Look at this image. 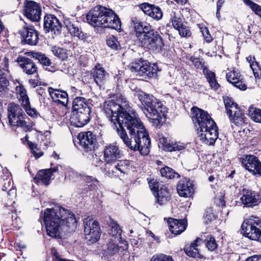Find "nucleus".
<instances>
[{"mask_svg":"<svg viewBox=\"0 0 261 261\" xmlns=\"http://www.w3.org/2000/svg\"><path fill=\"white\" fill-rule=\"evenodd\" d=\"M103 109L124 144L143 155L148 154L151 145L149 135L126 98L121 94L114 95L105 100Z\"/></svg>","mask_w":261,"mask_h":261,"instance_id":"f257e3e1","label":"nucleus"},{"mask_svg":"<svg viewBox=\"0 0 261 261\" xmlns=\"http://www.w3.org/2000/svg\"><path fill=\"white\" fill-rule=\"evenodd\" d=\"M43 221L47 234L55 238L74 231L77 226L74 214L62 207L47 208L44 213Z\"/></svg>","mask_w":261,"mask_h":261,"instance_id":"f03ea898","label":"nucleus"},{"mask_svg":"<svg viewBox=\"0 0 261 261\" xmlns=\"http://www.w3.org/2000/svg\"><path fill=\"white\" fill-rule=\"evenodd\" d=\"M192 120L200 140L207 145L213 144L218 137V127L207 112L192 108Z\"/></svg>","mask_w":261,"mask_h":261,"instance_id":"7ed1b4c3","label":"nucleus"},{"mask_svg":"<svg viewBox=\"0 0 261 261\" xmlns=\"http://www.w3.org/2000/svg\"><path fill=\"white\" fill-rule=\"evenodd\" d=\"M131 21L142 47L152 51L161 50L164 45L162 38L156 31L152 29L149 24L142 22L136 17H132Z\"/></svg>","mask_w":261,"mask_h":261,"instance_id":"20e7f679","label":"nucleus"},{"mask_svg":"<svg viewBox=\"0 0 261 261\" xmlns=\"http://www.w3.org/2000/svg\"><path fill=\"white\" fill-rule=\"evenodd\" d=\"M136 95L141 103L140 108L148 118L152 120L153 125L157 127L163 123L166 108L152 95L143 91L137 92Z\"/></svg>","mask_w":261,"mask_h":261,"instance_id":"39448f33","label":"nucleus"},{"mask_svg":"<svg viewBox=\"0 0 261 261\" xmlns=\"http://www.w3.org/2000/svg\"><path fill=\"white\" fill-rule=\"evenodd\" d=\"M88 22L94 27L107 28L120 30L121 21L111 9L97 6L92 8L86 16Z\"/></svg>","mask_w":261,"mask_h":261,"instance_id":"423d86ee","label":"nucleus"},{"mask_svg":"<svg viewBox=\"0 0 261 261\" xmlns=\"http://www.w3.org/2000/svg\"><path fill=\"white\" fill-rule=\"evenodd\" d=\"M8 111L10 125L20 127L25 132L31 131L33 123L22 112L19 105L11 103L8 106Z\"/></svg>","mask_w":261,"mask_h":261,"instance_id":"0eeeda50","label":"nucleus"},{"mask_svg":"<svg viewBox=\"0 0 261 261\" xmlns=\"http://www.w3.org/2000/svg\"><path fill=\"white\" fill-rule=\"evenodd\" d=\"M241 232L245 237L261 243V219L252 216L244 220Z\"/></svg>","mask_w":261,"mask_h":261,"instance_id":"6e6552de","label":"nucleus"},{"mask_svg":"<svg viewBox=\"0 0 261 261\" xmlns=\"http://www.w3.org/2000/svg\"><path fill=\"white\" fill-rule=\"evenodd\" d=\"M224 103L227 115L231 123L237 126H243L247 124V118L232 99L226 96L224 98Z\"/></svg>","mask_w":261,"mask_h":261,"instance_id":"1a4fd4ad","label":"nucleus"},{"mask_svg":"<svg viewBox=\"0 0 261 261\" xmlns=\"http://www.w3.org/2000/svg\"><path fill=\"white\" fill-rule=\"evenodd\" d=\"M85 239L89 244L98 241L100 237L101 230L99 223L93 218L88 217L84 220Z\"/></svg>","mask_w":261,"mask_h":261,"instance_id":"9d476101","label":"nucleus"},{"mask_svg":"<svg viewBox=\"0 0 261 261\" xmlns=\"http://www.w3.org/2000/svg\"><path fill=\"white\" fill-rule=\"evenodd\" d=\"M103 154L104 160L107 164H111L117 160L119 161V162L116 166V168L121 172H123L122 166L124 161L119 160L123 154L116 144L113 143L106 145L103 149Z\"/></svg>","mask_w":261,"mask_h":261,"instance_id":"9b49d317","label":"nucleus"},{"mask_svg":"<svg viewBox=\"0 0 261 261\" xmlns=\"http://www.w3.org/2000/svg\"><path fill=\"white\" fill-rule=\"evenodd\" d=\"M130 69L137 75L151 77L156 76L158 67L155 64H152L147 61L140 60L132 63Z\"/></svg>","mask_w":261,"mask_h":261,"instance_id":"f8f14e48","label":"nucleus"},{"mask_svg":"<svg viewBox=\"0 0 261 261\" xmlns=\"http://www.w3.org/2000/svg\"><path fill=\"white\" fill-rule=\"evenodd\" d=\"M241 159L242 164L246 170L256 177L261 178V162L257 157L246 155Z\"/></svg>","mask_w":261,"mask_h":261,"instance_id":"ddd939ff","label":"nucleus"},{"mask_svg":"<svg viewBox=\"0 0 261 261\" xmlns=\"http://www.w3.org/2000/svg\"><path fill=\"white\" fill-rule=\"evenodd\" d=\"M128 249V243L124 240H111L107 244V248L105 250L107 255L110 256L119 254L124 255Z\"/></svg>","mask_w":261,"mask_h":261,"instance_id":"4468645a","label":"nucleus"},{"mask_svg":"<svg viewBox=\"0 0 261 261\" xmlns=\"http://www.w3.org/2000/svg\"><path fill=\"white\" fill-rule=\"evenodd\" d=\"M23 11L24 15L30 20L38 21L40 19L42 10L40 5L37 3L27 1Z\"/></svg>","mask_w":261,"mask_h":261,"instance_id":"2eb2a0df","label":"nucleus"},{"mask_svg":"<svg viewBox=\"0 0 261 261\" xmlns=\"http://www.w3.org/2000/svg\"><path fill=\"white\" fill-rule=\"evenodd\" d=\"M80 146L86 151L94 150L97 143L96 135L89 131L79 133L78 137Z\"/></svg>","mask_w":261,"mask_h":261,"instance_id":"dca6fc26","label":"nucleus"},{"mask_svg":"<svg viewBox=\"0 0 261 261\" xmlns=\"http://www.w3.org/2000/svg\"><path fill=\"white\" fill-rule=\"evenodd\" d=\"M19 32L26 43L34 45L38 42V33L34 26L25 23Z\"/></svg>","mask_w":261,"mask_h":261,"instance_id":"f3484780","label":"nucleus"},{"mask_svg":"<svg viewBox=\"0 0 261 261\" xmlns=\"http://www.w3.org/2000/svg\"><path fill=\"white\" fill-rule=\"evenodd\" d=\"M242 193L243 195L241 200L245 206L252 207L257 205L260 202V196L255 191L243 189Z\"/></svg>","mask_w":261,"mask_h":261,"instance_id":"a211bd4d","label":"nucleus"},{"mask_svg":"<svg viewBox=\"0 0 261 261\" xmlns=\"http://www.w3.org/2000/svg\"><path fill=\"white\" fill-rule=\"evenodd\" d=\"M90 109H85L83 111L73 112L71 114L70 122L72 125L77 127H83L90 121Z\"/></svg>","mask_w":261,"mask_h":261,"instance_id":"6ab92c4d","label":"nucleus"},{"mask_svg":"<svg viewBox=\"0 0 261 261\" xmlns=\"http://www.w3.org/2000/svg\"><path fill=\"white\" fill-rule=\"evenodd\" d=\"M44 28L46 32L58 34L61 29V24L54 15H47L44 18Z\"/></svg>","mask_w":261,"mask_h":261,"instance_id":"aec40b11","label":"nucleus"},{"mask_svg":"<svg viewBox=\"0 0 261 261\" xmlns=\"http://www.w3.org/2000/svg\"><path fill=\"white\" fill-rule=\"evenodd\" d=\"M48 91L53 102L57 105L65 107L68 102V94L66 92L51 87L48 88Z\"/></svg>","mask_w":261,"mask_h":261,"instance_id":"412c9836","label":"nucleus"},{"mask_svg":"<svg viewBox=\"0 0 261 261\" xmlns=\"http://www.w3.org/2000/svg\"><path fill=\"white\" fill-rule=\"evenodd\" d=\"M176 190L180 197H190L194 193L195 186L191 180H179Z\"/></svg>","mask_w":261,"mask_h":261,"instance_id":"4be33fe9","label":"nucleus"},{"mask_svg":"<svg viewBox=\"0 0 261 261\" xmlns=\"http://www.w3.org/2000/svg\"><path fill=\"white\" fill-rule=\"evenodd\" d=\"M140 8L146 15L155 20H160L163 17V11L159 6L148 3H144L140 5Z\"/></svg>","mask_w":261,"mask_h":261,"instance_id":"5701e85b","label":"nucleus"},{"mask_svg":"<svg viewBox=\"0 0 261 261\" xmlns=\"http://www.w3.org/2000/svg\"><path fill=\"white\" fill-rule=\"evenodd\" d=\"M91 74L94 82L99 88L105 85L109 77V73L99 64L95 66Z\"/></svg>","mask_w":261,"mask_h":261,"instance_id":"b1692460","label":"nucleus"},{"mask_svg":"<svg viewBox=\"0 0 261 261\" xmlns=\"http://www.w3.org/2000/svg\"><path fill=\"white\" fill-rule=\"evenodd\" d=\"M169 228L171 232L178 235L184 232L187 226V222L183 219L169 218L168 220Z\"/></svg>","mask_w":261,"mask_h":261,"instance_id":"393cba45","label":"nucleus"},{"mask_svg":"<svg viewBox=\"0 0 261 261\" xmlns=\"http://www.w3.org/2000/svg\"><path fill=\"white\" fill-rule=\"evenodd\" d=\"M18 62L26 74L31 75L37 72V67L32 60L26 57H19Z\"/></svg>","mask_w":261,"mask_h":261,"instance_id":"a878e982","label":"nucleus"},{"mask_svg":"<svg viewBox=\"0 0 261 261\" xmlns=\"http://www.w3.org/2000/svg\"><path fill=\"white\" fill-rule=\"evenodd\" d=\"M153 196L155 197V202L160 205L166 204L170 200V195L169 189L167 186H163L161 188L160 191L154 193Z\"/></svg>","mask_w":261,"mask_h":261,"instance_id":"bb28decb","label":"nucleus"},{"mask_svg":"<svg viewBox=\"0 0 261 261\" xmlns=\"http://www.w3.org/2000/svg\"><path fill=\"white\" fill-rule=\"evenodd\" d=\"M160 142L162 144L163 149L167 151H179L185 148L184 143L179 142L168 143L165 138L160 139Z\"/></svg>","mask_w":261,"mask_h":261,"instance_id":"cd10ccee","label":"nucleus"},{"mask_svg":"<svg viewBox=\"0 0 261 261\" xmlns=\"http://www.w3.org/2000/svg\"><path fill=\"white\" fill-rule=\"evenodd\" d=\"M85 109H90L87 103V100L82 97H76L72 101V112H79Z\"/></svg>","mask_w":261,"mask_h":261,"instance_id":"c85d7f7f","label":"nucleus"},{"mask_svg":"<svg viewBox=\"0 0 261 261\" xmlns=\"http://www.w3.org/2000/svg\"><path fill=\"white\" fill-rule=\"evenodd\" d=\"M109 226L110 227L109 234L113 238H114L115 240H122L121 238L122 230L117 221L112 218H110Z\"/></svg>","mask_w":261,"mask_h":261,"instance_id":"c756f323","label":"nucleus"},{"mask_svg":"<svg viewBox=\"0 0 261 261\" xmlns=\"http://www.w3.org/2000/svg\"><path fill=\"white\" fill-rule=\"evenodd\" d=\"M64 23L71 35L77 37L79 38L82 37L83 35H82L81 30L79 28L76 24L74 23V22L70 20V19L65 18L64 21Z\"/></svg>","mask_w":261,"mask_h":261,"instance_id":"7c9ffc66","label":"nucleus"},{"mask_svg":"<svg viewBox=\"0 0 261 261\" xmlns=\"http://www.w3.org/2000/svg\"><path fill=\"white\" fill-rule=\"evenodd\" d=\"M203 72L205 75L206 79L207 81L208 82L210 87L212 89L217 90L220 86L216 80L215 73L208 70L205 67L203 68Z\"/></svg>","mask_w":261,"mask_h":261,"instance_id":"2f4dec72","label":"nucleus"},{"mask_svg":"<svg viewBox=\"0 0 261 261\" xmlns=\"http://www.w3.org/2000/svg\"><path fill=\"white\" fill-rule=\"evenodd\" d=\"M58 171V167L39 170L34 179H50L54 173Z\"/></svg>","mask_w":261,"mask_h":261,"instance_id":"473e14b6","label":"nucleus"},{"mask_svg":"<svg viewBox=\"0 0 261 261\" xmlns=\"http://www.w3.org/2000/svg\"><path fill=\"white\" fill-rule=\"evenodd\" d=\"M16 93L19 101L22 106L30 102L27 91L23 86H17L15 88Z\"/></svg>","mask_w":261,"mask_h":261,"instance_id":"72a5a7b5","label":"nucleus"},{"mask_svg":"<svg viewBox=\"0 0 261 261\" xmlns=\"http://www.w3.org/2000/svg\"><path fill=\"white\" fill-rule=\"evenodd\" d=\"M160 173L162 177H164L168 179H172L174 178H178L180 177V175L176 172L171 168L165 166L160 169Z\"/></svg>","mask_w":261,"mask_h":261,"instance_id":"f704fd0d","label":"nucleus"},{"mask_svg":"<svg viewBox=\"0 0 261 261\" xmlns=\"http://www.w3.org/2000/svg\"><path fill=\"white\" fill-rule=\"evenodd\" d=\"M170 20L172 22L173 28L176 30L180 28L184 25L182 22V19L180 17V15L176 13L175 11L172 10L170 13Z\"/></svg>","mask_w":261,"mask_h":261,"instance_id":"c9c22d12","label":"nucleus"},{"mask_svg":"<svg viewBox=\"0 0 261 261\" xmlns=\"http://www.w3.org/2000/svg\"><path fill=\"white\" fill-rule=\"evenodd\" d=\"M184 251L186 254L189 257L193 258H202V255L199 252V249L193 247L192 245L188 246H186L184 248Z\"/></svg>","mask_w":261,"mask_h":261,"instance_id":"e433bc0d","label":"nucleus"},{"mask_svg":"<svg viewBox=\"0 0 261 261\" xmlns=\"http://www.w3.org/2000/svg\"><path fill=\"white\" fill-rule=\"evenodd\" d=\"M249 115L251 119L256 122L261 123V110L254 107H250Z\"/></svg>","mask_w":261,"mask_h":261,"instance_id":"4c0bfd02","label":"nucleus"},{"mask_svg":"<svg viewBox=\"0 0 261 261\" xmlns=\"http://www.w3.org/2000/svg\"><path fill=\"white\" fill-rule=\"evenodd\" d=\"M32 56L34 59L38 60L43 65L48 66L51 65V63L49 59L44 54L40 53H32Z\"/></svg>","mask_w":261,"mask_h":261,"instance_id":"58836bf2","label":"nucleus"},{"mask_svg":"<svg viewBox=\"0 0 261 261\" xmlns=\"http://www.w3.org/2000/svg\"><path fill=\"white\" fill-rule=\"evenodd\" d=\"M246 60L249 63L250 67L252 69L254 76L255 77L258 76V71L260 70V68L258 63L255 61V57L250 56L246 58Z\"/></svg>","mask_w":261,"mask_h":261,"instance_id":"ea45409f","label":"nucleus"},{"mask_svg":"<svg viewBox=\"0 0 261 261\" xmlns=\"http://www.w3.org/2000/svg\"><path fill=\"white\" fill-rule=\"evenodd\" d=\"M204 243L206 248L211 251L215 250L218 247L215 239L212 236H208L206 237L204 240Z\"/></svg>","mask_w":261,"mask_h":261,"instance_id":"a19ab883","label":"nucleus"},{"mask_svg":"<svg viewBox=\"0 0 261 261\" xmlns=\"http://www.w3.org/2000/svg\"><path fill=\"white\" fill-rule=\"evenodd\" d=\"M148 185L153 195H154V193H155V191L156 192H159L162 187L166 186L165 185L163 184V181L162 180L160 181L158 180H148Z\"/></svg>","mask_w":261,"mask_h":261,"instance_id":"79ce46f5","label":"nucleus"},{"mask_svg":"<svg viewBox=\"0 0 261 261\" xmlns=\"http://www.w3.org/2000/svg\"><path fill=\"white\" fill-rule=\"evenodd\" d=\"M107 45L112 49L118 50L120 48V44L117 39L114 36L109 37L106 40Z\"/></svg>","mask_w":261,"mask_h":261,"instance_id":"37998d69","label":"nucleus"},{"mask_svg":"<svg viewBox=\"0 0 261 261\" xmlns=\"http://www.w3.org/2000/svg\"><path fill=\"white\" fill-rule=\"evenodd\" d=\"M243 2L248 6L252 10L261 18V6L252 2L251 0H242Z\"/></svg>","mask_w":261,"mask_h":261,"instance_id":"c03bdc74","label":"nucleus"},{"mask_svg":"<svg viewBox=\"0 0 261 261\" xmlns=\"http://www.w3.org/2000/svg\"><path fill=\"white\" fill-rule=\"evenodd\" d=\"M241 75L239 72L236 71L232 70L226 74V79L228 82L233 84L237 83L238 80L240 79Z\"/></svg>","mask_w":261,"mask_h":261,"instance_id":"a18cd8bd","label":"nucleus"},{"mask_svg":"<svg viewBox=\"0 0 261 261\" xmlns=\"http://www.w3.org/2000/svg\"><path fill=\"white\" fill-rule=\"evenodd\" d=\"M149 261H173L172 257L164 254H155Z\"/></svg>","mask_w":261,"mask_h":261,"instance_id":"49530a36","label":"nucleus"},{"mask_svg":"<svg viewBox=\"0 0 261 261\" xmlns=\"http://www.w3.org/2000/svg\"><path fill=\"white\" fill-rule=\"evenodd\" d=\"M215 219V216L212 212L211 208H208L206 210L204 216L203 221L205 224L210 223L213 220Z\"/></svg>","mask_w":261,"mask_h":261,"instance_id":"de8ad7c7","label":"nucleus"},{"mask_svg":"<svg viewBox=\"0 0 261 261\" xmlns=\"http://www.w3.org/2000/svg\"><path fill=\"white\" fill-rule=\"evenodd\" d=\"M24 109L27 113L32 117H36L37 116L38 113L34 108H32L30 106V103L22 106Z\"/></svg>","mask_w":261,"mask_h":261,"instance_id":"09e8293b","label":"nucleus"},{"mask_svg":"<svg viewBox=\"0 0 261 261\" xmlns=\"http://www.w3.org/2000/svg\"><path fill=\"white\" fill-rule=\"evenodd\" d=\"M190 61L192 62L194 66L197 68H202L203 67L204 62L202 59L196 58L195 57L192 56L190 58Z\"/></svg>","mask_w":261,"mask_h":261,"instance_id":"8fccbe9b","label":"nucleus"},{"mask_svg":"<svg viewBox=\"0 0 261 261\" xmlns=\"http://www.w3.org/2000/svg\"><path fill=\"white\" fill-rule=\"evenodd\" d=\"M176 30L178 31L179 34L181 37H189L190 36L191 34L188 27L185 25L182 26L180 28Z\"/></svg>","mask_w":261,"mask_h":261,"instance_id":"3c124183","label":"nucleus"},{"mask_svg":"<svg viewBox=\"0 0 261 261\" xmlns=\"http://www.w3.org/2000/svg\"><path fill=\"white\" fill-rule=\"evenodd\" d=\"M224 194L220 193V195H216L215 198V202L219 206L225 205V201L224 199Z\"/></svg>","mask_w":261,"mask_h":261,"instance_id":"603ef678","label":"nucleus"},{"mask_svg":"<svg viewBox=\"0 0 261 261\" xmlns=\"http://www.w3.org/2000/svg\"><path fill=\"white\" fill-rule=\"evenodd\" d=\"M201 33L203 35L204 39L207 42H210L212 41V37L209 33L208 29L206 28H204L201 29Z\"/></svg>","mask_w":261,"mask_h":261,"instance_id":"864d4df0","label":"nucleus"},{"mask_svg":"<svg viewBox=\"0 0 261 261\" xmlns=\"http://www.w3.org/2000/svg\"><path fill=\"white\" fill-rule=\"evenodd\" d=\"M54 55L59 58H63V49L61 48L55 46L52 48Z\"/></svg>","mask_w":261,"mask_h":261,"instance_id":"5fc2aeb1","label":"nucleus"},{"mask_svg":"<svg viewBox=\"0 0 261 261\" xmlns=\"http://www.w3.org/2000/svg\"><path fill=\"white\" fill-rule=\"evenodd\" d=\"M232 85L242 90H245L247 88L246 85L243 83L240 79L238 80V81H237V83H233Z\"/></svg>","mask_w":261,"mask_h":261,"instance_id":"6e6d98bb","label":"nucleus"},{"mask_svg":"<svg viewBox=\"0 0 261 261\" xmlns=\"http://www.w3.org/2000/svg\"><path fill=\"white\" fill-rule=\"evenodd\" d=\"M204 242L203 239L200 238H197L191 244L194 247L198 248V247L200 246Z\"/></svg>","mask_w":261,"mask_h":261,"instance_id":"4d7b16f0","label":"nucleus"},{"mask_svg":"<svg viewBox=\"0 0 261 261\" xmlns=\"http://www.w3.org/2000/svg\"><path fill=\"white\" fill-rule=\"evenodd\" d=\"M7 182H6L7 184V187H8V194L9 195H10L11 193H13L14 192H15V190H14V189H13V188L14 187V183H13V181L12 180H7Z\"/></svg>","mask_w":261,"mask_h":261,"instance_id":"13d9d810","label":"nucleus"},{"mask_svg":"<svg viewBox=\"0 0 261 261\" xmlns=\"http://www.w3.org/2000/svg\"><path fill=\"white\" fill-rule=\"evenodd\" d=\"M24 138L26 140H27L28 145L29 148H30V149L31 150V151H33V150H35V149L37 150V144L35 143H33L28 140V135H26L25 136Z\"/></svg>","mask_w":261,"mask_h":261,"instance_id":"bf43d9fd","label":"nucleus"},{"mask_svg":"<svg viewBox=\"0 0 261 261\" xmlns=\"http://www.w3.org/2000/svg\"><path fill=\"white\" fill-rule=\"evenodd\" d=\"M31 152L34 155L36 159L40 158L43 154V152L41 151H39L38 149L37 150H33V151H32Z\"/></svg>","mask_w":261,"mask_h":261,"instance_id":"052dcab7","label":"nucleus"},{"mask_svg":"<svg viewBox=\"0 0 261 261\" xmlns=\"http://www.w3.org/2000/svg\"><path fill=\"white\" fill-rule=\"evenodd\" d=\"M246 261H261V256L253 255L247 258Z\"/></svg>","mask_w":261,"mask_h":261,"instance_id":"680f3d73","label":"nucleus"},{"mask_svg":"<svg viewBox=\"0 0 261 261\" xmlns=\"http://www.w3.org/2000/svg\"><path fill=\"white\" fill-rule=\"evenodd\" d=\"M35 183L37 185H43L45 186H48L50 182L49 180H34Z\"/></svg>","mask_w":261,"mask_h":261,"instance_id":"e2e57ef3","label":"nucleus"},{"mask_svg":"<svg viewBox=\"0 0 261 261\" xmlns=\"http://www.w3.org/2000/svg\"><path fill=\"white\" fill-rule=\"evenodd\" d=\"M37 93L38 95L43 97L45 96L46 94L45 89L42 87H40L37 89Z\"/></svg>","mask_w":261,"mask_h":261,"instance_id":"0e129e2a","label":"nucleus"},{"mask_svg":"<svg viewBox=\"0 0 261 261\" xmlns=\"http://www.w3.org/2000/svg\"><path fill=\"white\" fill-rule=\"evenodd\" d=\"M102 164L103 161L99 158H96L94 160V164L96 167H100Z\"/></svg>","mask_w":261,"mask_h":261,"instance_id":"69168bd1","label":"nucleus"},{"mask_svg":"<svg viewBox=\"0 0 261 261\" xmlns=\"http://www.w3.org/2000/svg\"><path fill=\"white\" fill-rule=\"evenodd\" d=\"M71 173L72 174V176H71V177L72 178H84L85 177V176L84 175H83L78 174L77 173H74V172H73L72 171H71Z\"/></svg>","mask_w":261,"mask_h":261,"instance_id":"338daca9","label":"nucleus"},{"mask_svg":"<svg viewBox=\"0 0 261 261\" xmlns=\"http://www.w3.org/2000/svg\"><path fill=\"white\" fill-rule=\"evenodd\" d=\"M3 62L4 63V66H5L4 69L7 70L8 66V59L6 57H5L3 59Z\"/></svg>","mask_w":261,"mask_h":261,"instance_id":"774afa93","label":"nucleus"}]
</instances>
